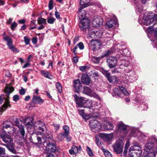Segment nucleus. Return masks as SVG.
<instances>
[{"label": "nucleus", "instance_id": "7ed1b4c3", "mask_svg": "<svg viewBox=\"0 0 157 157\" xmlns=\"http://www.w3.org/2000/svg\"><path fill=\"white\" fill-rule=\"evenodd\" d=\"M86 37L88 39H90L96 37L100 38L102 34V32L98 29H91L89 30L88 29L86 31Z\"/></svg>", "mask_w": 157, "mask_h": 157}, {"label": "nucleus", "instance_id": "b1692460", "mask_svg": "<svg viewBox=\"0 0 157 157\" xmlns=\"http://www.w3.org/2000/svg\"><path fill=\"white\" fill-rule=\"evenodd\" d=\"M83 93L88 95L92 96L94 92L92 90L87 86H84L82 91Z\"/></svg>", "mask_w": 157, "mask_h": 157}, {"label": "nucleus", "instance_id": "f3484780", "mask_svg": "<svg viewBox=\"0 0 157 157\" xmlns=\"http://www.w3.org/2000/svg\"><path fill=\"white\" fill-rule=\"evenodd\" d=\"M63 128L65 131L64 132L61 133L59 134L61 139H63L65 138V136H67L69 134V128L67 125H64L63 127Z\"/></svg>", "mask_w": 157, "mask_h": 157}, {"label": "nucleus", "instance_id": "473e14b6", "mask_svg": "<svg viewBox=\"0 0 157 157\" xmlns=\"http://www.w3.org/2000/svg\"><path fill=\"white\" fill-rule=\"evenodd\" d=\"M92 105L91 102L86 99L85 103L84 104V108L90 109L92 106Z\"/></svg>", "mask_w": 157, "mask_h": 157}, {"label": "nucleus", "instance_id": "13d9d810", "mask_svg": "<svg viewBox=\"0 0 157 157\" xmlns=\"http://www.w3.org/2000/svg\"><path fill=\"white\" fill-rule=\"evenodd\" d=\"M77 46H78L79 49L81 50L83 49L84 48V46L83 43L82 42H80L78 44Z\"/></svg>", "mask_w": 157, "mask_h": 157}, {"label": "nucleus", "instance_id": "c03bdc74", "mask_svg": "<svg viewBox=\"0 0 157 157\" xmlns=\"http://www.w3.org/2000/svg\"><path fill=\"white\" fill-rule=\"evenodd\" d=\"M102 73L107 78L108 80L109 78L111 77L110 74L108 72V71L103 69Z\"/></svg>", "mask_w": 157, "mask_h": 157}, {"label": "nucleus", "instance_id": "a18cd8bd", "mask_svg": "<svg viewBox=\"0 0 157 157\" xmlns=\"http://www.w3.org/2000/svg\"><path fill=\"white\" fill-rule=\"evenodd\" d=\"M55 20L56 19L54 18L48 17L47 18V22L48 23L50 24H53Z\"/></svg>", "mask_w": 157, "mask_h": 157}, {"label": "nucleus", "instance_id": "72a5a7b5", "mask_svg": "<svg viewBox=\"0 0 157 157\" xmlns=\"http://www.w3.org/2000/svg\"><path fill=\"white\" fill-rule=\"evenodd\" d=\"M120 87H119V89H117L116 88H114L113 89V91L116 95H117L118 96L120 97H122L121 94V91L120 89Z\"/></svg>", "mask_w": 157, "mask_h": 157}, {"label": "nucleus", "instance_id": "864d4df0", "mask_svg": "<svg viewBox=\"0 0 157 157\" xmlns=\"http://www.w3.org/2000/svg\"><path fill=\"white\" fill-rule=\"evenodd\" d=\"M122 63L121 64V66H124L126 67L128 65L129 63L127 61L123 60L122 61Z\"/></svg>", "mask_w": 157, "mask_h": 157}, {"label": "nucleus", "instance_id": "338daca9", "mask_svg": "<svg viewBox=\"0 0 157 157\" xmlns=\"http://www.w3.org/2000/svg\"><path fill=\"white\" fill-rule=\"evenodd\" d=\"M24 39L25 40V42L26 44H28L29 42V40L28 38L26 36L24 37Z\"/></svg>", "mask_w": 157, "mask_h": 157}, {"label": "nucleus", "instance_id": "39448f33", "mask_svg": "<svg viewBox=\"0 0 157 157\" xmlns=\"http://www.w3.org/2000/svg\"><path fill=\"white\" fill-rule=\"evenodd\" d=\"M124 144L121 140L117 141L115 144L112 145L113 151L117 154H120L123 152Z\"/></svg>", "mask_w": 157, "mask_h": 157}, {"label": "nucleus", "instance_id": "bf43d9fd", "mask_svg": "<svg viewBox=\"0 0 157 157\" xmlns=\"http://www.w3.org/2000/svg\"><path fill=\"white\" fill-rule=\"evenodd\" d=\"M17 24L15 22H14L11 25L10 28L12 30H14L15 28L17 26Z\"/></svg>", "mask_w": 157, "mask_h": 157}, {"label": "nucleus", "instance_id": "de8ad7c7", "mask_svg": "<svg viewBox=\"0 0 157 157\" xmlns=\"http://www.w3.org/2000/svg\"><path fill=\"white\" fill-rule=\"evenodd\" d=\"M86 148V151L89 155L90 156H93V154L91 149L88 146Z\"/></svg>", "mask_w": 157, "mask_h": 157}, {"label": "nucleus", "instance_id": "f8f14e48", "mask_svg": "<svg viewBox=\"0 0 157 157\" xmlns=\"http://www.w3.org/2000/svg\"><path fill=\"white\" fill-rule=\"evenodd\" d=\"M107 64L110 68H113L116 66L117 60L114 57H109L107 60Z\"/></svg>", "mask_w": 157, "mask_h": 157}, {"label": "nucleus", "instance_id": "2f4dec72", "mask_svg": "<svg viewBox=\"0 0 157 157\" xmlns=\"http://www.w3.org/2000/svg\"><path fill=\"white\" fill-rule=\"evenodd\" d=\"M153 150L154 151H151V153H148L146 157H155L157 152V148H155Z\"/></svg>", "mask_w": 157, "mask_h": 157}, {"label": "nucleus", "instance_id": "20e7f679", "mask_svg": "<svg viewBox=\"0 0 157 157\" xmlns=\"http://www.w3.org/2000/svg\"><path fill=\"white\" fill-rule=\"evenodd\" d=\"M91 130L95 132L99 131L102 128L101 123L97 121L91 120L90 122Z\"/></svg>", "mask_w": 157, "mask_h": 157}, {"label": "nucleus", "instance_id": "9b49d317", "mask_svg": "<svg viewBox=\"0 0 157 157\" xmlns=\"http://www.w3.org/2000/svg\"><path fill=\"white\" fill-rule=\"evenodd\" d=\"M103 22V20L101 17L95 16L92 20V24L95 27H100L102 25Z\"/></svg>", "mask_w": 157, "mask_h": 157}, {"label": "nucleus", "instance_id": "a878e982", "mask_svg": "<svg viewBox=\"0 0 157 157\" xmlns=\"http://www.w3.org/2000/svg\"><path fill=\"white\" fill-rule=\"evenodd\" d=\"M33 102L35 103H42L44 102V100L39 96H34L33 98Z\"/></svg>", "mask_w": 157, "mask_h": 157}, {"label": "nucleus", "instance_id": "412c9836", "mask_svg": "<svg viewBox=\"0 0 157 157\" xmlns=\"http://www.w3.org/2000/svg\"><path fill=\"white\" fill-rule=\"evenodd\" d=\"M12 123L11 122L8 121H5L3 122V128L5 129H7L9 128H12V132L10 131V132H8L9 133H10L11 132H14L15 131L14 130V128L12 127H11L10 125Z\"/></svg>", "mask_w": 157, "mask_h": 157}, {"label": "nucleus", "instance_id": "dca6fc26", "mask_svg": "<svg viewBox=\"0 0 157 157\" xmlns=\"http://www.w3.org/2000/svg\"><path fill=\"white\" fill-rule=\"evenodd\" d=\"M81 81L84 84L89 85L90 82V78L87 75L84 74L82 76Z\"/></svg>", "mask_w": 157, "mask_h": 157}, {"label": "nucleus", "instance_id": "58836bf2", "mask_svg": "<svg viewBox=\"0 0 157 157\" xmlns=\"http://www.w3.org/2000/svg\"><path fill=\"white\" fill-rule=\"evenodd\" d=\"M19 128V131L22 136H24L25 134V131L24 126L21 125L18 127Z\"/></svg>", "mask_w": 157, "mask_h": 157}, {"label": "nucleus", "instance_id": "4d7b16f0", "mask_svg": "<svg viewBox=\"0 0 157 157\" xmlns=\"http://www.w3.org/2000/svg\"><path fill=\"white\" fill-rule=\"evenodd\" d=\"M5 148L0 147V156L2 155L5 154Z\"/></svg>", "mask_w": 157, "mask_h": 157}, {"label": "nucleus", "instance_id": "69168bd1", "mask_svg": "<svg viewBox=\"0 0 157 157\" xmlns=\"http://www.w3.org/2000/svg\"><path fill=\"white\" fill-rule=\"evenodd\" d=\"M91 96H93L94 97L96 98L97 99L99 100H101V98H100V97L97 94H96L94 93Z\"/></svg>", "mask_w": 157, "mask_h": 157}, {"label": "nucleus", "instance_id": "4c0bfd02", "mask_svg": "<svg viewBox=\"0 0 157 157\" xmlns=\"http://www.w3.org/2000/svg\"><path fill=\"white\" fill-rule=\"evenodd\" d=\"M86 14V12L85 10H82L81 11H79L78 12V14L79 15V16L80 17V18L82 19H84V17H85Z\"/></svg>", "mask_w": 157, "mask_h": 157}, {"label": "nucleus", "instance_id": "6e6552de", "mask_svg": "<svg viewBox=\"0 0 157 157\" xmlns=\"http://www.w3.org/2000/svg\"><path fill=\"white\" fill-rule=\"evenodd\" d=\"M90 48L93 51H95L100 49L101 45V42L98 40H93L90 41Z\"/></svg>", "mask_w": 157, "mask_h": 157}, {"label": "nucleus", "instance_id": "4468645a", "mask_svg": "<svg viewBox=\"0 0 157 157\" xmlns=\"http://www.w3.org/2000/svg\"><path fill=\"white\" fill-rule=\"evenodd\" d=\"M99 136L102 138L104 141L108 142L112 140L113 137V135L112 134L100 133Z\"/></svg>", "mask_w": 157, "mask_h": 157}, {"label": "nucleus", "instance_id": "f704fd0d", "mask_svg": "<svg viewBox=\"0 0 157 157\" xmlns=\"http://www.w3.org/2000/svg\"><path fill=\"white\" fill-rule=\"evenodd\" d=\"M7 147L9 150L12 153L15 154L17 153L16 150L14 149L13 147V144L11 145H7Z\"/></svg>", "mask_w": 157, "mask_h": 157}, {"label": "nucleus", "instance_id": "c85d7f7f", "mask_svg": "<svg viewBox=\"0 0 157 157\" xmlns=\"http://www.w3.org/2000/svg\"><path fill=\"white\" fill-rule=\"evenodd\" d=\"M14 90V89L13 87L7 85L4 91L5 93L9 95Z\"/></svg>", "mask_w": 157, "mask_h": 157}, {"label": "nucleus", "instance_id": "0e129e2a", "mask_svg": "<svg viewBox=\"0 0 157 157\" xmlns=\"http://www.w3.org/2000/svg\"><path fill=\"white\" fill-rule=\"evenodd\" d=\"M78 47L77 46H75L74 49H71V51L73 52L75 55H76L77 54V52H76V50L77 49Z\"/></svg>", "mask_w": 157, "mask_h": 157}, {"label": "nucleus", "instance_id": "774afa93", "mask_svg": "<svg viewBox=\"0 0 157 157\" xmlns=\"http://www.w3.org/2000/svg\"><path fill=\"white\" fill-rule=\"evenodd\" d=\"M21 121V120L20 119H16V121H15V123L16 125L18 127L20 125L19 124V122Z\"/></svg>", "mask_w": 157, "mask_h": 157}, {"label": "nucleus", "instance_id": "e2e57ef3", "mask_svg": "<svg viewBox=\"0 0 157 157\" xmlns=\"http://www.w3.org/2000/svg\"><path fill=\"white\" fill-rule=\"evenodd\" d=\"M95 108L97 109H98L99 108L101 107V105L100 104V103H98V102H97L95 103Z\"/></svg>", "mask_w": 157, "mask_h": 157}, {"label": "nucleus", "instance_id": "79ce46f5", "mask_svg": "<svg viewBox=\"0 0 157 157\" xmlns=\"http://www.w3.org/2000/svg\"><path fill=\"white\" fill-rule=\"evenodd\" d=\"M120 89L121 91V94H124V95L126 96L128 95L129 94V93L123 87H121L120 88Z\"/></svg>", "mask_w": 157, "mask_h": 157}, {"label": "nucleus", "instance_id": "1a4fd4ad", "mask_svg": "<svg viewBox=\"0 0 157 157\" xmlns=\"http://www.w3.org/2000/svg\"><path fill=\"white\" fill-rule=\"evenodd\" d=\"M3 141L7 145H11L13 144V140L10 135H8L5 132H3L0 134Z\"/></svg>", "mask_w": 157, "mask_h": 157}, {"label": "nucleus", "instance_id": "f03ea898", "mask_svg": "<svg viewBox=\"0 0 157 157\" xmlns=\"http://www.w3.org/2000/svg\"><path fill=\"white\" fill-rule=\"evenodd\" d=\"M33 124V123L32 122H28L26 124L27 125H28L27 126V128H30L31 129L32 128H34L35 130L39 129L42 132L47 129L44 123L41 121H36L34 124V126L32 125Z\"/></svg>", "mask_w": 157, "mask_h": 157}, {"label": "nucleus", "instance_id": "5fc2aeb1", "mask_svg": "<svg viewBox=\"0 0 157 157\" xmlns=\"http://www.w3.org/2000/svg\"><path fill=\"white\" fill-rule=\"evenodd\" d=\"M137 134L138 136H141V137H143V136H145L144 135L141 133L140 132L137 131L135 132L134 134H133V136L135 137V134Z\"/></svg>", "mask_w": 157, "mask_h": 157}, {"label": "nucleus", "instance_id": "a19ab883", "mask_svg": "<svg viewBox=\"0 0 157 157\" xmlns=\"http://www.w3.org/2000/svg\"><path fill=\"white\" fill-rule=\"evenodd\" d=\"M108 80L110 82H114L115 83L117 82L116 77L114 76H111Z\"/></svg>", "mask_w": 157, "mask_h": 157}, {"label": "nucleus", "instance_id": "6e6d98bb", "mask_svg": "<svg viewBox=\"0 0 157 157\" xmlns=\"http://www.w3.org/2000/svg\"><path fill=\"white\" fill-rule=\"evenodd\" d=\"M91 75L93 77H98L99 76L98 72L97 71H94L92 72V74H91Z\"/></svg>", "mask_w": 157, "mask_h": 157}, {"label": "nucleus", "instance_id": "a211bd4d", "mask_svg": "<svg viewBox=\"0 0 157 157\" xmlns=\"http://www.w3.org/2000/svg\"><path fill=\"white\" fill-rule=\"evenodd\" d=\"M46 148L49 150H51V151L54 152L57 150L55 144L52 143H49L47 144Z\"/></svg>", "mask_w": 157, "mask_h": 157}, {"label": "nucleus", "instance_id": "8fccbe9b", "mask_svg": "<svg viewBox=\"0 0 157 157\" xmlns=\"http://www.w3.org/2000/svg\"><path fill=\"white\" fill-rule=\"evenodd\" d=\"M154 30L152 26H150L147 28L146 32V33L148 32V33L151 34L152 33L153 31H154Z\"/></svg>", "mask_w": 157, "mask_h": 157}, {"label": "nucleus", "instance_id": "c756f323", "mask_svg": "<svg viewBox=\"0 0 157 157\" xmlns=\"http://www.w3.org/2000/svg\"><path fill=\"white\" fill-rule=\"evenodd\" d=\"M7 44L9 48L13 52H19V50L14 47L13 44V42H10L9 43H7Z\"/></svg>", "mask_w": 157, "mask_h": 157}, {"label": "nucleus", "instance_id": "09e8293b", "mask_svg": "<svg viewBox=\"0 0 157 157\" xmlns=\"http://www.w3.org/2000/svg\"><path fill=\"white\" fill-rule=\"evenodd\" d=\"M78 111L80 115L83 118L86 117V114L84 113V110L82 109H78Z\"/></svg>", "mask_w": 157, "mask_h": 157}, {"label": "nucleus", "instance_id": "5701e85b", "mask_svg": "<svg viewBox=\"0 0 157 157\" xmlns=\"http://www.w3.org/2000/svg\"><path fill=\"white\" fill-rule=\"evenodd\" d=\"M41 73L44 77L52 79L53 78V76L48 71L44 70H41Z\"/></svg>", "mask_w": 157, "mask_h": 157}, {"label": "nucleus", "instance_id": "052dcab7", "mask_svg": "<svg viewBox=\"0 0 157 157\" xmlns=\"http://www.w3.org/2000/svg\"><path fill=\"white\" fill-rule=\"evenodd\" d=\"M87 67L86 66H81L79 67L80 70L82 71H85L87 68Z\"/></svg>", "mask_w": 157, "mask_h": 157}, {"label": "nucleus", "instance_id": "f257e3e1", "mask_svg": "<svg viewBox=\"0 0 157 157\" xmlns=\"http://www.w3.org/2000/svg\"><path fill=\"white\" fill-rule=\"evenodd\" d=\"M139 22L140 24L148 26L152 22L154 24L157 23V15H154L153 17L151 16H148L145 14L142 18H139Z\"/></svg>", "mask_w": 157, "mask_h": 157}, {"label": "nucleus", "instance_id": "4be33fe9", "mask_svg": "<svg viewBox=\"0 0 157 157\" xmlns=\"http://www.w3.org/2000/svg\"><path fill=\"white\" fill-rule=\"evenodd\" d=\"M116 22L113 19H111L106 22L105 27L107 29L112 28L116 24Z\"/></svg>", "mask_w": 157, "mask_h": 157}, {"label": "nucleus", "instance_id": "7c9ffc66", "mask_svg": "<svg viewBox=\"0 0 157 157\" xmlns=\"http://www.w3.org/2000/svg\"><path fill=\"white\" fill-rule=\"evenodd\" d=\"M90 2V0H80V3L81 6L87 7L89 5Z\"/></svg>", "mask_w": 157, "mask_h": 157}, {"label": "nucleus", "instance_id": "6ab92c4d", "mask_svg": "<svg viewBox=\"0 0 157 157\" xmlns=\"http://www.w3.org/2000/svg\"><path fill=\"white\" fill-rule=\"evenodd\" d=\"M141 153V151H134L129 150V154L130 157H140Z\"/></svg>", "mask_w": 157, "mask_h": 157}, {"label": "nucleus", "instance_id": "2eb2a0df", "mask_svg": "<svg viewBox=\"0 0 157 157\" xmlns=\"http://www.w3.org/2000/svg\"><path fill=\"white\" fill-rule=\"evenodd\" d=\"M117 131L120 133L124 132L127 129V126L122 122H119L117 124Z\"/></svg>", "mask_w": 157, "mask_h": 157}, {"label": "nucleus", "instance_id": "9d476101", "mask_svg": "<svg viewBox=\"0 0 157 157\" xmlns=\"http://www.w3.org/2000/svg\"><path fill=\"white\" fill-rule=\"evenodd\" d=\"M74 97L77 107L84 108V104L85 103L86 98L78 97L76 94L74 95Z\"/></svg>", "mask_w": 157, "mask_h": 157}, {"label": "nucleus", "instance_id": "393cba45", "mask_svg": "<svg viewBox=\"0 0 157 157\" xmlns=\"http://www.w3.org/2000/svg\"><path fill=\"white\" fill-rule=\"evenodd\" d=\"M9 103V101L8 98H6L4 104L3 105L2 107L0 108V111L1 112H3L8 107L10 106Z\"/></svg>", "mask_w": 157, "mask_h": 157}, {"label": "nucleus", "instance_id": "603ef678", "mask_svg": "<svg viewBox=\"0 0 157 157\" xmlns=\"http://www.w3.org/2000/svg\"><path fill=\"white\" fill-rule=\"evenodd\" d=\"M123 54L125 56H128L130 55V52L126 49H124L123 51Z\"/></svg>", "mask_w": 157, "mask_h": 157}, {"label": "nucleus", "instance_id": "e433bc0d", "mask_svg": "<svg viewBox=\"0 0 157 157\" xmlns=\"http://www.w3.org/2000/svg\"><path fill=\"white\" fill-rule=\"evenodd\" d=\"M102 150L105 157H112L111 153L109 151L104 148H102Z\"/></svg>", "mask_w": 157, "mask_h": 157}, {"label": "nucleus", "instance_id": "aec40b11", "mask_svg": "<svg viewBox=\"0 0 157 157\" xmlns=\"http://www.w3.org/2000/svg\"><path fill=\"white\" fill-rule=\"evenodd\" d=\"M103 128L105 130H111L113 128L114 126L110 122H106L103 124Z\"/></svg>", "mask_w": 157, "mask_h": 157}, {"label": "nucleus", "instance_id": "37998d69", "mask_svg": "<svg viewBox=\"0 0 157 157\" xmlns=\"http://www.w3.org/2000/svg\"><path fill=\"white\" fill-rule=\"evenodd\" d=\"M112 53V51L111 50H108L104 52L102 55L101 57L102 58L108 56L110 54H111Z\"/></svg>", "mask_w": 157, "mask_h": 157}, {"label": "nucleus", "instance_id": "cd10ccee", "mask_svg": "<svg viewBox=\"0 0 157 157\" xmlns=\"http://www.w3.org/2000/svg\"><path fill=\"white\" fill-rule=\"evenodd\" d=\"M129 150L132 151H141V147L139 144H137L131 146Z\"/></svg>", "mask_w": 157, "mask_h": 157}, {"label": "nucleus", "instance_id": "c9c22d12", "mask_svg": "<svg viewBox=\"0 0 157 157\" xmlns=\"http://www.w3.org/2000/svg\"><path fill=\"white\" fill-rule=\"evenodd\" d=\"M37 21L38 22V24L39 25L46 24V19L44 18L39 17L38 18Z\"/></svg>", "mask_w": 157, "mask_h": 157}, {"label": "nucleus", "instance_id": "ddd939ff", "mask_svg": "<svg viewBox=\"0 0 157 157\" xmlns=\"http://www.w3.org/2000/svg\"><path fill=\"white\" fill-rule=\"evenodd\" d=\"M73 87L75 92H78L80 91L82 88V86L79 79H76L74 81Z\"/></svg>", "mask_w": 157, "mask_h": 157}, {"label": "nucleus", "instance_id": "0eeeda50", "mask_svg": "<svg viewBox=\"0 0 157 157\" xmlns=\"http://www.w3.org/2000/svg\"><path fill=\"white\" fill-rule=\"evenodd\" d=\"M153 140V142H155V144L157 145V139H154ZM151 141V140H149L145 145L144 150L148 153H151V151L153 152L154 151L153 150L154 148H157V146L154 145L153 143L150 142Z\"/></svg>", "mask_w": 157, "mask_h": 157}, {"label": "nucleus", "instance_id": "ea45409f", "mask_svg": "<svg viewBox=\"0 0 157 157\" xmlns=\"http://www.w3.org/2000/svg\"><path fill=\"white\" fill-rule=\"evenodd\" d=\"M56 86L58 92L61 93L62 91V87L61 84L59 82H57L56 83Z\"/></svg>", "mask_w": 157, "mask_h": 157}, {"label": "nucleus", "instance_id": "49530a36", "mask_svg": "<svg viewBox=\"0 0 157 157\" xmlns=\"http://www.w3.org/2000/svg\"><path fill=\"white\" fill-rule=\"evenodd\" d=\"M3 39L4 40L6 41L7 43H9L10 42H12V39L8 36H4L3 37Z\"/></svg>", "mask_w": 157, "mask_h": 157}, {"label": "nucleus", "instance_id": "680f3d73", "mask_svg": "<svg viewBox=\"0 0 157 157\" xmlns=\"http://www.w3.org/2000/svg\"><path fill=\"white\" fill-rule=\"evenodd\" d=\"M19 99V96L17 95H15L13 97V99L14 101H16Z\"/></svg>", "mask_w": 157, "mask_h": 157}, {"label": "nucleus", "instance_id": "423d86ee", "mask_svg": "<svg viewBox=\"0 0 157 157\" xmlns=\"http://www.w3.org/2000/svg\"><path fill=\"white\" fill-rule=\"evenodd\" d=\"M90 25V21L88 19L85 18L82 19L80 21V23L79 24V27L81 30H85V33L86 34V31L89 29L90 30V28H88V27Z\"/></svg>", "mask_w": 157, "mask_h": 157}, {"label": "nucleus", "instance_id": "3c124183", "mask_svg": "<svg viewBox=\"0 0 157 157\" xmlns=\"http://www.w3.org/2000/svg\"><path fill=\"white\" fill-rule=\"evenodd\" d=\"M53 0H50L48 4V7L50 10L52 9L53 8Z\"/></svg>", "mask_w": 157, "mask_h": 157}, {"label": "nucleus", "instance_id": "bb28decb", "mask_svg": "<svg viewBox=\"0 0 157 157\" xmlns=\"http://www.w3.org/2000/svg\"><path fill=\"white\" fill-rule=\"evenodd\" d=\"M78 152V147L75 145L72 146L71 149L69 150V152L71 155L76 154Z\"/></svg>", "mask_w": 157, "mask_h": 157}]
</instances>
